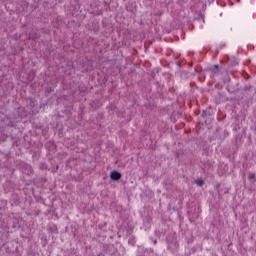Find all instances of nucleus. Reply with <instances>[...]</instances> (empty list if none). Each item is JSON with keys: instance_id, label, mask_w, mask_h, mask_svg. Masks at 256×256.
<instances>
[{"instance_id": "1", "label": "nucleus", "mask_w": 256, "mask_h": 256, "mask_svg": "<svg viewBox=\"0 0 256 256\" xmlns=\"http://www.w3.org/2000/svg\"><path fill=\"white\" fill-rule=\"evenodd\" d=\"M110 179L112 181H119V179H121V173H119L118 171H112L110 173Z\"/></svg>"}, {"instance_id": "5", "label": "nucleus", "mask_w": 256, "mask_h": 256, "mask_svg": "<svg viewBox=\"0 0 256 256\" xmlns=\"http://www.w3.org/2000/svg\"><path fill=\"white\" fill-rule=\"evenodd\" d=\"M218 67H219L218 65H215V66H214V69H218Z\"/></svg>"}, {"instance_id": "4", "label": "nucleus", "mask_w": 256, "mask_h": 256, "mask_svg": "<svg viewBox=\"0 0 256 256\" xmlns=\"http://www.w3.org/2000/svg\"><path fill=\"white\" fill-rule=\"evenodd\" d=\"M153 243H154V245H157V240H154Z\"/></svg>"}, {"instance_id": "3", "label": "nucleus", "mask_w": 256, "mask_h": 256, "mask_svg": "<svg viewBox=\"0 0 256 256\" xmlns=\"http://www.w3.org/2000/svg\"><path fill=\"white\" fill-rule=\"evenodd\" d=\"M249 180L250 181H256V175L255 173H250L249 176H248Z\"/></svg>"}, {"instance_id": "2", "label": "nucleus", "mask_w": 256, "mask_h": 256, "mask_svg": "<svg viewBox=\"0 0 256 256\" xmlns=\"http://www.w3.org/2000/svg\"><path fill=\"white\" fill-rule=\"evenodd\" d=\"M196 185H198V187H203V185L205 184V182L201 179H197L195 181Z\"/></svg>"}]
</instances>
